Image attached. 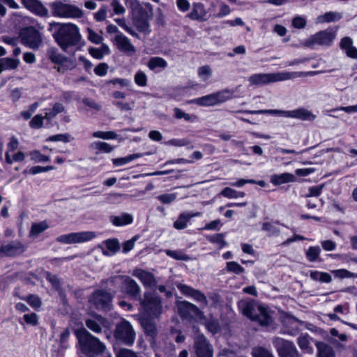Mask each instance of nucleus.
I'll return each mask as SVG.
<instances>
[{
	"label": "nucleus",
	"instance_id": "obj_34",
	"mask_svg": "<svg viewBox=\"0 0 357 357\" xmlns=\"http://www.w3.org/2000/svg\"><path fill=\"white\" fill-rule=\"evenodd\" d=\"M191 102L199 106L209 107L216 105L213 93L191 100Z\"/></svg>",
	"mask_w": 357,
	"mask_h": 357
},
{
	"label": "nucleus",
	"instance_id": "obj_18",
	"mask_svg": "<svg viewBox=\"0 0 357 357\" xmlns=\"http://www.w3.org/2000/svg\"><path fill=\"white\" fill-rule=\"evenodd\" d=\"M41 43L39 32L32 26L24 28V45L32 49L38 48Z\"/></svg>",
	"mask_w": 357,
	"mask_h": 357
},
{
	"label": "nucleus",
	"instance_id": "obj_32",
	"mask_svg": "<svg viewBox=\"0 0 357 357\" xmlns=\"http://www.w3.org/2000/svg\"><path fill=\"white\" fill-rule=\"evenodd\" d=\"M234 91L229 89H224L219 91L216 93H213V95L215 98L216 105L226 102L230 100L233 96Z\"/></svg>",
	"mask_w": 357,
	"mask_h": 357
},
{
	"label": "nucleus",
	"instance_id": "obj_63",
	"mask_svg": "<svg viewBox=\"0 0 357 357\" xmlns=\"http://www.w3.org/2000/svg\"><path fill=\"white\" fill-rule=\"evenodd\" d=\"M135 26L137 30L140 32L143 33H149L150 31L149 29V23L146 20H138L135 22Z\"/></svg>",
	"mask_w": 357,
	"mask_h": 357
},
{
	"label": "nucleus",
	"instance_id": "obj_26",
	"mask_svg": "<svg viewBox=\"0 0 357 357\" xmlns=\"http://www.w3.org/2000/svg\"><path fill=\"white\" fill-rule=\"evenodd\" d=\"M205 15L204 6L200 3H195L192 5V11L187 15V17L192 20L204 21Z\"/></svg>",
	"mask_w": 357,
	"mask_h": 357
},
{
	"label": "nucleus",
	"instance_id": "obj_62",
	"mask_svg": "<svg viewBox=\"0 0 357 357\" xmlns=\"http://www.w3.org/2000/svg\"><path fill=\"white\" fill-rule=\"evenodd\" d=\"M158 199L163 204H170L176 199V193L163 194L159 195Z\"/></svg>",
	"mask_w": 357,
	"mask_h": 357
},
{
	"label": "nucleus",
	"instance_id": "obj_35",
	"mask_svg": "<svg viewBox=\"0 0 357 357\" xmlns=\"http://www.w3.org/2000/svg\"><path fill=\"white\" fill-rule=\"evenodd\" d=\"M111 221L115 226H123L132 222V216L128 213H123L120 216L111 217Z\"/></svg>",
	"mask_w": 357,
	"mask_h": 357
},
{
	"label": "nucleus",
	"instance_id": "obj_53",
	"mask_svg": "<svg viewBox=\"0 0 357 357\" xmlns=\"http://www.w3.org/2000/svg\"><path fill=\"white\" fill-rule=\"evenodd\" d=\"M205 326L207 330L213 334L217 333L220 331V326L217 319H211L207 320Z\"/></svg>",
	"mask_w": 357,
	"mask_h": 357
},
{
	"label": "nucleus",
	"instance_id": "obj_43",
	"mask_svg": "<svg viewBox=\"0 0 357 357\" xmlns=\"http://www.w3.org/2000/svg\"><path fill=\"white\" fill-rule=\"evenodd\" d=\"M321 252V249L319 246L310 247L306 251V257L311 261H315L318 259Z\"/></svg>",
	"mask_w": 357,
	"mask_h": 357
},
{
	"label": "nucleus",
	"instance_id": "obj_61",
	"mask_svg": "<svg viewBox=\"0 0 357 357\" xmlns=\"http://www.w3.org/2000/svg\"><path fill=\"white\" fill-rule=\"evenodd\" d=\"M211 74L212 70L208 66H203L199 67L198 69V75L204 81H206Z\"/></svg>",
	"mask_w": 357,
	"mask_h": 357
},
{
	"label": "nucleus",
	"instance_id": "obj_47",
	"mask_svg": "<svg viewBox=\"0 0 357 357\" xmlns=\"http://www.w3.org/2000/svg\"><path fill=\"white\" fill-rule=\"evenodd\" d=\"M174 117L178 119H184L186 121H193L197 119L196 116L190 115L178 107L174 109Z\"/></svg>",
	"mask_w": 357,
	"mask_h": 357
},
{
	"label": "nucleus",
	"instance_id": "obj_25",
	"mask_svg": "<svg viewBox=\"0 0 357 357\" xmlns=\"http://www.w3.org/2000/svg\"><path fill=\"white\" fill-rule=\"evenodd\" d=\"M141 324L146 335L153 340L158 334L157 327L153 321L144 318L141 321Z\"/></svg>",
	"mask_w": 357,
	"mask_h": 357
},
{
	"label": "nucleus",
	"instance_id": "obj_45",
	"mask_svg": "<svg viewBox=\"0 0 357 357\" xmlns=\"http://www.w3.org/2000/svg\"><path fill=\"white\" fill-rule=\"evenodd\" d=\"M252 354L253 357H274L271 351L262 347L253 348Z\"/></svg>",
	"mask_w": 357,
	"mask_h": 357
},
{
	"label": "nucleus",
	"instance_id": "obj_19",
	"mask_svg": "<svg viewBox=\"0 0 357 357\" xmlns=\"http://www.w3.org/2000/svg\"><path fill=\"white\" fill-rule=\"evenodd\" d=\"M85 323L89 330L96 333H100L102 328H108L109 326L105 317L96 314L86 319Z\"/></svg>",
	"mask_w": 357,
	"mask_h": 357
},
{
	"label": "nucleus",
	"instance_id": "obj_51",
	"mask_svg": "<svg viewBox=\"0 0 357 357\" xmlns=\"http://www.w3.org/2000/svg\"><path fill=\"white\" fill-rule=\"evenodd\" d=\"M223 234H216L207 237V239L213 243L220 244V248H223L227 245L226 241L224 240Z\"/></svg>",
	"mask_w": 357,
	"mask_h": 357
},
{
	"label": "nucleus",
	"instance_id": "obj_23",
	"mask_svg": "<svg viewBox=\"0 0 357 357\" xmlns=\"http://www.w3.org/2000/svg\"><path fill=\"white\" fill-rule=\"evenodd\" d=\"M19 145V142L15 137H11L10 141L8 145V150L6 153V160L8 163H12L13 161H20L22 159V153L18 152L15 153L12 157L10 155V151H14L17 149Z\"/></svg>",
	"mask_w": 357,
	"mask_h": 357
},
{
	"label": "nucleus",
	"instance_id": "obj_52",
	"mask_svg": "<svg viewBox=\"0 0 357 357\" xmlns=\"http://www.w3.org/2000/svg\"><path fill=\"white\" fill-rule=\"evenodd\" d=\"M297 344L302 350H305L307 351H311L312 350L310 347V342L307 335L299 336L297 340Z\"/></svg>",
	"mask_w": 357,
	"mask_h": 357
},
{
	"label": "nucleus",
	"instance_id": "obj_57",
	"mask_svg": "<svg viewBox=\"0 0 357 357\" xmlns=\"http://www.w3.org/2000/svg\"><path fill=\"white\" fill-rule=\"evenodd\" d=\"M44 119H45V116L37 114L30 121L29 126L33 129L40 128L43 126Z\"/></svg>",
	"mask_w": 357,
	"mask_h": 357
},
{
	"label": "nucleus",
	"instance_id": "obj_10",
	"mask_svg": "<svg viewBox=\"0 0 357 357\" xmlns=\"http://www.w3.org/2000/svg\"><path fill=\"white\" fill-rule=\"evenodd\" d=\"M272 342L279 357H301L299 351L292 342L279 337H274Z\"/></svg>",
	"mask_w": 357,
	"mask_h": 357
},
{
	"label": "nucleus",
	"instance_id": "obj_36",
	"mask_svg": "<svg viewBox=\"0 0 357 357\" xmlns=\"http://www.w3.org/2000/svg\"><path fill=\"white\" fill-rule=\"evenodd\" d=\"M311 279L314 281H319L321 282L328 283L332 280L331 275L326 272H320L318 271H311L310 273Z\"/></svg>",
	"mask_w": 357,
	"mask_h": 357
},
{
	"label": "nucleus",
	"instance_id": "obj_44",
	"mask_svg": "<svg viewBox=\"0 0 357 357\" xmlns=\"http://www.w3.org/2000/svg\"><path fill=\"white\" fill-rule=\"evenodd\" d=\"M220 195L228 198H238L243 197L245 196V193L243 192H238L229 187L225 188L221 191Z\"/></svg>",
	"mask_w": 357,
	"mask_h": 357
},
{
	"label": "nucleus",
	"instance_id": "obj_28",
	"mask_svg": "<svg viewBox=\"0 0 357 357\" xmlns=\"http://www.w3.org/2000/svg\"><path fill=\"white\" fill-rule=\"evenodd\" d=\"M295 179L296 178L292 174L283 173L273 175L271 178V182L275 185H279L286 183L294 182Z\"/></svg>",
	"mask_w": 357,
	"mask_h": 357
},
{
	"label": "nucleus",
	"instance_id": "obj_24",
	"mask_svg": "<svg viewBox=\"0 0 357 357\" xmlns=\"http://www.w3.org/2000/svg\"><path fill=\"white\" fill-rule=\"evenodd\" d=\"M22 244L20 242H11L7 245L0 247V257L7 256L11 257L15 255L21 249Z\"/></svg>",
	"mask_w": 357,
	"mask_h": 357
},
{
	"label": "nucleus",
	"instance_id": "obj_39",
	"mask_svg": "<svg viewBox=\"0 0 357 357\" xmlns=\"http://www.w3.org/2000/svg\"><path fill=\"white\" fill-rule=\"evenodd\" d=\"M147 66L149 68V69L153 70L157 68H160L164 69L167 67V63L164 59H162L161 57L155 56V57L151 58L149 61Z\"/></svg>",
	"mask_w": 357,
	"mask_h": 357
},
{
	"label": "nucleus",
	"instance_id": "obj_12",
	"mask_svg": "<svg viewBox=\"0 0 357 357\" xmlns=\"http://www.w3.org/2000/svg\"><path fill=\"white\" fill-rule=\"evenodd\" d=\"M121 279V291L129 297L139 301L141 288L137 282L128 275H117L112 281Z\"/></svg>",
	"mask_w": 357,
	"mask_h": 357
},
{
	"label": "nucleus",
	"instance_id": "obj_13",
	"mask_svg": "<svg viewBox=\"0 0 357 357\" xmlns=\"http://www.w3.org/2000/svg\"><path fill=\"white\" fill-rule=\"evenodd\" d=\"M193 348L197 357H213V347L203 334L194 337Z\"/></svg>",
	"mask_w": 357,
	"mask_h": 357
},
{
	"label": "nucleus",
	"instance_id": "obj_5",
	"mask_svg": "<svg viewBox=\"0 0 357 357\" xmlns=\"http://www.w3.org/2000/svg\"><path fill=\"white\" fill-rule=\"evenodd\" d=\"M52 14L54 17L61 18H81L84 13L75 5L56 1L50 4Z\"/></svg>",
	"mask_w": 357,
	"mask_h": 357
},
{
	"label": "nucleus",
	"instance_id": "obj_40",
	"mask_svg": "<svg viewBox=\"0 0 357 357\" xmlns=\"http://www.w3.org/2000/svg\"><path fill=\"white\" fill-rule=\"evenodd\" d=\"M144 153H134L124 158H115L112 160L113 164L115 166H122L127 164L133 160L139 158L144 155Z\"/></svg>",
	"mask_w": 357,
	"mask_h": 357
},
{
	"label": "nucleus",
	"instance_id": "obj_21",
	"mask_svg": "<svg viewBox=\"0 0 357 357\" xmlns=\"http://www.w3.org/2000/svg\"><path fill=\"white\" fill-rule=\"evenodd\" d=\"M132 275L137 278L145 287H153L157 283L153 274L142 268L134 269Z\"/></svg>",
	"mask_w": 357,
	"mask_h": 357
},
{
	"label": "nucleus",
	"instance_id": "obj_50",
	"mask_svg": "<svg viewBox=\"0 0 357 357\" xmlns=\"http://www.w3.org/2000/svg\"><path fill=\"white\" fill-rule=\"evenodd\" d=\"M107 250L112 254L117 252L120 250V244L117 239H107L105 241Z\"/></svg>",
	"mask_w": 357,
	"mask_h": 357
},
{
	"label": "nucleus",
	"instance_id": "obj_48",
	"mask_svg": "<svg viewBox=\"0 0 357 357\" xmlns=\"http://www.w3.org/2000/svg\"><path fill=\"white\" fill-rule=\"evenodd\" d=\"M46 279L52 284V287L57 291L61 289V281L57 275H52L50 272L45 273Z\"/></svg>",
	"mask_w": 357,
	"mask_h": 357
},
{
	"label": "nucleus",
	"instance_id": "obj_17",
	"mask_svg": "<svg viewBox=\"0 0 357 357\" xmlns=\"http://www.w3.org/2000/svg\"><path fill=\"white\" fill-rule=\"evenodd\" d=\"M177 288L181 292L187 296L193 298L196 301L200 303L203 307L208 306V302L206 296L199 290L195 289L190 286L183 284H177Z\"/></svg>",
	"mask_w": 357,
	"mask_h": 357
},
{
	"label": "nucleus",
	"instance_id": "obj_2",
	"mask_svg": "<svg viewBox=\"0 0 357 357\" xmlns=\"http://www.w3.org/2000/svg\"><path fill=\"white\" fill-rule=\"evenodd\" d=\"M238 307L243 314L263 327L275 329L273 312L254 301H241Z\"/></svg>",
	"mask_w": 357,
	"mask_h": 357
},
{
	"label": "nucleus",
	"instance_id": "obj_37",
	"mask_svg": "<svg viewBox=\"0 0 357 357\" xmlns=\"http://www.w3.org/2000/svg\"><path fill=\"white\" fill-rule=\"evenodd\" d=\"M279 222H264L262 225V230L268 231L269 236H278L280 232Z\"/></svg>",
	"mask_w": 357,
	"mask_h": 357
},
{
	"label": "nucleus",
	"instance_id": "obj_38",
	"mask_svg": "<svg viewBox=\"0 0 357 357\" xmlns=\"http://www.w3.org/2000/svg\"><path fill=\"white\" fill-rule=\"evenodd\" d=\"M49 227L47 223L45 221L40 222L39 223L33 224L31 226V231L29 233L30 237H36L40 233L45 231Z\"/></svg>",
	"mask_w": 357,
	"mask_h": 357
},
{
	"label": "nucleus",
	"instance_id": "obj_3",
	"mask_svg": "<svg viewBox=\"0 0 357 357\" xmlns=\"http://www.w3.org/2000/svg\"><path fill=\"white\" fill-rule=\"evenodd\" d=\"M75 334L79 342V349L86 356L94 357L105 351V344L86 329L77 330Z\"/></svg>",
	"mask_w": 357,
	"mask_h": 357
},
{
	"label": "nucleus",
	"instance_id": "obj_29",
	"mask_svg": "<svg viewBox=\"0 0 357 357\" xmlns=\"http://www.w3.org/2000/svg\"><path fill=\"white\" fill-rule=\"evenodd\" d=\"M238 113L259 114H278L285 117H289L288 114L290 111L279 110V109H260V110H238Z\"/></svg>",
	"mask_w": 357,
	"mask_h": 357
},
{
	"label": "nucleus",
	"instance_id": "obj_33",
	"mask_svg": "<svg viewBox=\"0 0 357 357\" xmlns=\"http://www.w3.org/2000/svg\"><path fill=\"white\" fill-rule=\"evenodd\" d=\"M318 349V357H335L333 349L324 342H318L316 343Z\"/></svg>",
	"mask_w": 357,
	"mask_h": 357
},
{
	"label": "nucleus",
	"instance_id": "obj_16",
	"mask_svg": "<svg viewBox=\"0 0 357 357\" xmlns=\"http://www.w3.org/2000/svg\"><path fill=\"white\" fill-rule=\"evenodd\" d=\"M280 319L282 323L281 333L283 334L295 335L298 333V325L304 324L303 321H300L296 317L284 312L281 314Z\"/></svg>",
	"mask_w": 357,
	"mask_h": 357
},
{
	"label": "nucleus",
	"instance_id": "obj_58",
	"mask_svg": "<svg viewBox=\"0 0 357 357\" xmlns=\"http://www.w3.org/2000/svg\"><path fill=\"white\" fill-rule=\"evenodd\" d=\"M24 321L30 326H35L38 323V317L36 313L24 314Z\"/></svg>",
	"mask_w": 357,
	"mask_h": 357
},
{
	"label": "nucleus",
	"instance_id": "obj_54",
	"mask_svg": "<svg viewBox=\"0 0 357 357\" xmlns=\"http://www.w3.org/2000/svg\"><path fill=\"white\" fill-rule=\"evenodd\" d=\"M88 39L93 43L98 45L102 43L103 38L98 33H96L91 28L87 29Z\"/></svg>",
	"mask_w": 357,
	"mask_h": 357
},
{
	"label": "nucleus",
	"instance_id": "obj_31",
	"mask_svg": "<svg viewBox=\"0 0 357 357\" xmlns=\"http://www.w3.org/2000/svg\"><path fill=\"white\" fill-rule=\"evenodd\" d=\"M342 18V13L338 12H327L317 17L319 23L332 22L340 20Z\"/></svg>",
	"mask_w": 357,
	"mask_h": 357
},
{
	"label": "nucleus",
	"instance_id": "obj_64",
	"mask_svg": "<svg viewBox=\"0 0 357 357\" xmlns=\"http://www.w3.org/2000/svg\"><path fill=\"white\" fill-rule=\"evenodd\" d=\"M116 357H138L137 354L128 349H121L116 354Z\"/></svg>",
	"mask_w": 357,
	"mask_h": 357
},
{
	"label": "nucleus",
	"instance_id": "obj_30",
	"mask_svg": "<svg viewBox=\"0 0 357 357\" xmlns=\"http://www.w3.org/2000/svg\"><path fill=\"white\" fill-rule=\"evenodd\" d=\"M20 63L19 59H15L10 57L0 59V73L15 69Z\"/></svg>",
	"mask_w": 357,
	"mask_h": 357
},
{
	"label": "nucleus",
	"instance_id": "obj_7",
	"mask_svg": "<svg viewBox=\"0 0 357 357\" xmlns=\"http://www.w3.org/2000/svg\"><path fill=\"white\" fill-rule=\"evenodd\" d=\"M335 38V31L333 29H326L311 36L303 43V45L310 48L316 46H329Z\"/></svg>",
	"mask_w": 357,
	"mask_h": 357
},
{
	"label": "nucleus",
	"instance_id": "obj_1",
	"mask_svg": "<svg viewBox=\"0 0 357 357\" xmlns=\"http://www.w3.org/2000/svg\"><path fill=\"white\" fill-rule=\"evenodd\" d=\"M48 31L52 33L59 47L65 52L79 45L82 40L79 27L73 23L52 22L49 24Z\"/></svg>",
	"mask_w": 357,
	"mask_h": 357
},
{
	"label": "nucleus",
	"instance_id": "obj_27",
	"mask_svg": "<svg viewBox=\"0 0 357 357\" xmlns=\"http://www.w3.org/2000/svg\"><path fill=\"white\" fill-rule=\"evenodd\" d=\"M288 114L291 118L298 119L304 121H312L316 118L314 114L305 108H298L297 109L290 111V113Z\"/></svg>",
	"mask_w": 357,
	"mask_h": 357
},
{
	"label": "nucleus",
	"instance_id": "obj_9",
	"mask_svg": "<svg viewBox=\"0 0 357 357\" xmlns=\"http://www.w3.org/2000/svg\"><path fill=\"white\" fill-rule=\"evenodd\" d=\"M141 310L150 317H158L162 312L160 298L154 295L145 294L143 299L139 300Z\"/></svg>",
	"mask_w": 357,
	"mask_h": 357
},
{
	"label": "nucleus",
	"instance_id": "obj_11",
	"mask_svg": "<svg viewBox=\"0 0 357 357\" xmlns=\"http://www.w3.org/2000/svg\"><path fill=\"white\" fill-rule=\"evenodd\" d=\"M112 299L113 295L111 293L104 289H98L91 295L89 301L96 309L109 311L112 306Z\"/></svg>",
	"mask_w": 357,
	"mask_h": 357
},
{
	"label": "nucleus",
	"instance_id": "obj_42",
	"mask_svg": "<svg viewBox=\"0 0 357 357\" xmlns=\"http://www.w3.org/2000/svg\"><path fill=\"white\" fill-rule=\"evenodd\" d=\"M226 271L239 275L245 272V268L236 261H229L226 264Z\"/></svg>",
	"mask_w": 357,
	"mask_h": 357
},
{
	"label": "nucleus",
	"instance_id": "obj_60",
	"mask_svg": "<svg viewBox=\"0 0 357 357\" xmlns=\"http://www.w3.org/2000/svg\"><path fill=\"white\" fill-rule=\"evenodd\" d=\"M135 82L140 86H145L147 84V77L142 71H138L135 75Z\"/></svg>",
	"mask_w": 357,
	"mask_h": 357
},
{
	"label": "nucleus",
	"instance_id": "obj_14",
	"mask_svg": "<svg viewBox=\"0 0 357 357\" xmlns=\"http://www.w3.org/2000/svg\"><path fill=\"white\" fill-rule=\"evenodd\" d=\"M177 307L179 315L183 319H205L204 312L197 305L188 301L178 302Z\"/></svg>",
	"mask_w": 357,
	"mask_h": 357
},
{
	"label": "nucleus",
	"instance_id": "obj_59",
	"mask_svg": "<svg viewBox=\"0 0 357 357\" xmlns=\"http://www.w3.org/2000/svg\"><path fill=\"white\" fill-rule=\"evenodd\" d=\"M188 221V218H187L186 214L182 213L180 215L178 219L174 222V227L177 229H185L187 226Z\"/></svg>",
	"mask_w": 357,
	"mask_h": 357
},
{
	"label": "nucleus",
	"instance_id": "obj_46",
	"mask_svg": "<svg viewBox=\"0 0 357 357\" xmlns=\"http://www.w3.org/2000/svg\"><path fill=\"white\" fill-rule=\"evenodd\" d=\"M165 252L168 256L176 260L189 261L191 259V258L188 255H185L183 252L180 250H167Z\"/></svg>",
	"mask_w": 357,
	"mask_h": 357
},
{
	"label": "nucleus",
	"instance_id": "obj_8",
	"mask_svg": "<svg viewBox=\"0 0 357 357\" xmlns=\"http://www.w3.org/2000/svg\"><path fill=\"white\" fill-rule=\"evenodd\" d=\"M115 338L126 345H132L135 339V333L129 321L123 320L116 326Z\"/></svg>",
	"mask_w": 357,
	"mask_h": 357
},
{
	"label": "nucleus",
	"instance_id": "obj_41",
	"mask_svg": "<svg viewBox=\"0 0 357 357\" xmlns=\"http://www.w3.org/2000/svg\"><path fill=\"white\" fill-rule=\"evenodd\" d=\"M65 107L62 103L56 102L54 105L52 109L49 112H47L45 115V118L47 120H52L54 119L58 114L64 112Z\"/></svg>",
	"mask_w": 357,
	"mask_h": 357
},
{
	"label": "nucleus",
	"instance_id": "obj_4",
	"mask_svg": "<svg viewBox=\"0 0 357 357\" xmlns=\"http://www.w3.org/2000/svg\"><path fill=\"white\" fill-rule=\"evenodd\" d=\"M298 73L280 72L276 73H258L251 75L248 81L251 85H264L290 79L298 76Z\"/></svg>",
	"mask_w": 357,
	"mask_h": 357
},
{
	"label": "nucleus",
	"instance_id": "obj_20",
	"mask_svg": "<svg viewBox=\"0 0 357 357\" xmlns=\"http://www.w3.org/2000/svg\"><path fill=\"white\" fill-rule=\"evenodd\" d=\"M115 42L118 49L128 56H132L136 52L135 47L130 43V40L122 33L115 36Z\"/></svg>",
	"mask_w": 357,
	"mask_h": 357
},
{
	"label": "nucleus",
	"instance_id": "obj_55",
	"mask_svg": "<svg viewBox=\"0 0 357 357\" xmlns=\"http://www.w3.org/2000/svg\"><path fill=\"white\" fill-rule=\"evenodd\" d=\"M93 137H97V138H101V139H116L117 137V135L113 131H107V132L96 131L93 133Z\"/></svg>",
	"mask_w": 357,
	"mask_h": 357
},
{
	"label": "nucleus",
	"instance_id": "obj_49",
	"mask_svg": "<svg viewBox=\"0 0 357 357\" xmlns=\"http://www.w3.org/2000/svg\"><path fill=\"white\" fill-rule=\"evenodd\" d=\"M26 301L28 304L36 310H38L41 307L42 301L38 296L33 294L29 295L26 298Z\"/></svg>",
	"mask_w": 357,
	"mask_h": 357
},
{
	"label": "nucleus",
	"instance_id": "obj_15",
	"mask_svg": "<svg viewBox=\"0 0 357 357\" xmlns=\"http://www.w3.org/2000/svg\"><path fill=\"white\" fill-rule=\"evenodd\" d=\"M96 237L93 231L75 232L58 236L56 241L64 244L79 243L90 241Z\"/></svg>",
	"mask_w": 357,
	"mask_h": 357
},
{
	"label": "nucleus",
	"instance_id": "obj_6",
	"mask_svg": "<svg viewBox=\"0 0 357 357\" xmlns=\"http://www.w3.org/2000/svg\"><path fill=\"white\" fill-rule=\"evenodd\" d=\"M47 56L53 63L58 65L56 69L59 73H64L66 71L75 68V62L60 53L59 50L54 47L47 50Z\"/></svg>",
	"mask_w": 357,
	"mask_h": 357
},
{
	"label": "nucleus",
	"instance_id": "obj_56",
	"mask_svg": "<svg viewBox=\"0 0 357 357\" xmlns=\"http://www.w3.org/2000/svg\"><path fill=\"white\" fill-rule=\"evenodd\" d=\"M93 149L104 151L105 153H110L113 150V147L106 142H98L91 144Z\"/></svg>",
	"mask_w": 357,
	"mask_h": 357
},
{
	"label": "nucleus",
	"instance_id": "obj_22",
	"mask_svg": "<svg viewBox=\"0 0 357 357\" xmlns=\"http://www.w3.org/2000/svg\"><path fill=\"white\" fill-rule=\"evenodd\" d=\"M24 6L38 15L42 17L48 15V10L39 0H24Z\"/></svg>",
	"mask_w": 357,
	"mask_h": 357
}]
</instances>
